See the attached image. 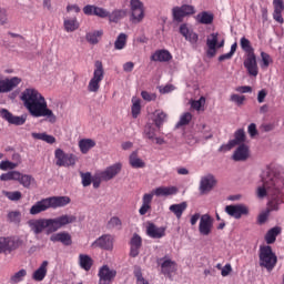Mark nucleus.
<instances>
[{"label":"nucleus","instance_id":"f257e3e1","mask_svg":"<svg viewBox=\"0 0 284 284\" xmlns=\"http://www.w3.org/2000/svg\"><path fill=\"white\" fill-rule=\"evenodd\" d=\"M21 101L31 116L39 119L45 116L49 123H57V115L48 108L45 98L33 88H28L21 93Z\"/></svg>","mask_w":284,"mask_h":284},{"label":"nucleus","instance_id":"f03ea898","mask_svg":"<svg viewBox=\"0 0 284 284\" xmlns=\"http://www.w3.org/2000/svg\"><path fill=\"white\" fill-rule=\"evenodd\" d=\"M72 223H77V216L69 214H63L54 219L41 217L28 221V225L33 234H43V232L54 234V232H59L61 227H65V225Z\"/></svg>","mask_w":284,"mask_h":284},{"label":"nucleus","instance_id":"7ed1b4c3","mask_svg":"<svg viewBox=\"0 0 284 284\" xmlns=\"http://www.w3.org/2000/svg\"><path fill=\"white\" fill-rule=\"evenodd\" d=\"M72 200L70 196H51L47 199H42L36 202L29 210V214L31 216H37V214H41V212H48V210H57L58 207H65V205H70Z\"/></svg>","mask_w":284,"mask_h":284},{"label":"nucleus","instance_id":"20e7f679","mask_svg":"<svg viewBox=\"0 0 284 284\" xmlns=\"http://www.w3.org/2000/svg\"><path fill=\"white\" fill-rule=\"evenodd\" d=\"M276 263H278V258L272 251V246H260V267H265L268 272H272L276 267Z\"/></svg>","mask_w":284,"mask_h":284},{"label":"nucleus","instance_id":"39448f33","mask_svg":"<svg viewBox=\"0 0 284 284\" xmlns=\"http://www.w3.org/2000/svg\"><path fill=\"white\" fill-rule=\"evenodd\" d=\"M105 77V70L103 69V62L95 61L93 77L89 81L88 91L89 92H99L101 90V81Z\"/></svg>","mask_w":284,"mask_h":284},{"label":"nucleus","instance_id":"423d86ee","mask_svg":"<svg viewBox=\"0 0 284 284\" xmlns=\"http://www.w3.org/2000/svg\"><path fill=\"white\" fill-rule=\"evenodd\" d=\"M23 245L21 239L14 236H1L0 237V254H12L16 250H19Z\"/></svg>","mask_w":284,"mask_h":284},{"label":"nucleus","instance_id":"0eeeda50","mask_svg":"<svg viewBox=\"0 0 284 284\" xmlns=\"http://www.w3.org/2000/svg\"><path fill=\"white\" fill-rule=\"evenodd\" d=\"M130 21L133 24H139L143 22L145 19V7L141 2V0H130Z\"/></svg>","mask_w":284,"mask_h":284},{"label":"nucleus","instance_id":"6e6552de","mask_svg":"<svg viewBox=\"0 0 284 284\" xmlns=\"http://www.w3.org/2000/svg\"><path fill=\"white\" fill-rule=\"evenodd\" d=\"M156 263L160 267L161 274L170 280H172V274L176 273V270H179V264H176V261H173L168 255L162 258H158Z\"/></svg>","mask_w":284,"mask_h":284},{"label":"nucleus","instance_id":"1a4fd4ad","mask_svg":"<svg viewBox=\"0 0 284 284\" xmlns=\"http://www.w3.org/2000/svg\"><path fill=\"white\" fill-rule=\"evenodd\" d=\"M262 181L263 186L257 187L258 199H265L267 194L268 196H273L276 185H281V181L278 180V178H271L270 181L262 179Z\"/></svg>","mask_w":284,"mask_h":284},{"label":"nucleus","instance_id":"9d476101","mask_svg":"<svg viewBox=\"0 0 284 284\" xmlns=\"http://www.w3.org/2000/svg\"><path fill=\"white\" fill-rule=\"evenodd\" d=\"M55 165L59 168H70V165L77 164V158L73 154L65 153L61 149L55 150Z\"/></svg>","mask_w":284,"mask_h":284},{"label":"nucleus","instance_id":"9b49d317","mask_svg":"<svg viewBox=\"0 0 284 284\" xmlns=\"http://www.w3.org/2000/svg\"><path fill=\"white\" fill-rule=\"evenodd\" d=\"M21 81L23 80L19 77L0 79V94H8V92H12V90H16V88L21 85Z\"/></svg>","mask_w":284,"mask_h":284},{"label":"nucleus","instance_id":"f8f14e48","mask_svg":"<svg viewBox=\"0 0 284 284\" xmlns=\"http://www.w3.org/2000/svg\"><path fill=\"white\" fill-rule=\"evenodd\" d=\"M91 247H99L110 252L114 250V237L111 234H103L91 244Z\"/></svg>","mask_w":284,"mask_h":284},{"label":"nucleus","instance_id":"ddd939ff","mask_svg":"<svg viewBox=\"0 0 284 284\" xmlns=\"http://www.w3.org/2000/svg\"><path fill=\"white\" fill-rule=\"evenodd\" d=\"M243 65L248 77H258V62H256V53L246 54Z\"/></svg>","mask_w":284,"mask_h":284},{"label":"nucleus","instance_id":"4468645a","mask_svg":"<svg viewBox=\"0 0 284 284\" xmlns=\"http://www.w3.org/2000/svg\"><path fill=\"white\" fill-rule=\"evenodd\" d=\"M214 227V219L210 214H204L200 217L199 232L201 236H210Z\"/></svg>","mask_w":284,"mask_h":284},{"label":"nucleus","instance_id":"2eb2a0df","mask_svg":"<svg viewBox=\"0 0 284 284\" xmlns=\"http://www.w3.org/2000/svg\"><path fill=\"white\" fill-rule=\"evenodd\" d=\"M99 283L98 284H111L116 278V270H111L110 266L103 265L98 272Z\"/></svg>","mask_w":284,"mask_h":284},{"label":"nucleus","instance_id":"dca6fc26","mask_svg":"<svg viewBox=\"0 0 284 284\" xmlns=\"http://www.w3.org/2000/svg\"><path fill=\"white\" fill-rule=\"evenodd\" d=\"M225 212L229 216L239 220L242 216H247V214H250V209L244 204L226 205Z\"/></svg>","mask_w":284,"mask_h":284},{"label":"nucleus","instance_id":"f3484780","mask_svg":"<svg viewBox=\"0 0 284 284\" xmlns=\"http://www.w3.org/2000/svg\"><path fill=\"white\" fill-rule=\"evenodd\" d=\"M216 185V178L212 174H207L202 176L200 181V193L201 194H210L214 186Z\"/></svg>","mask_w":284,"mask_h":284},{"label":"nucleus","instance_id":"a211bd4d","mask_svg":"<svg viewBox=\"0 0 284 284\" xmlns=\"http://www.w3.org/2000/svg\"><path fill=\"white\" fill-rule=\"evenodd\" d=\"M122 168L123 165L121 163H115L106 168L104 171L98 172V174H100V178L105 182L112 181L116 174L121 173Z\"/></svg>","mask_w":284,"mask_h":284},{"label":"nucleus","instance_id":"6ab92c4d","mask_svg":"<svg viewBox=\"0 0 284 284\" xmlns=\"http://www.w3.org/2000/svg\"><path fill=\"white\" fill-rule=\"evenodd\" d=\"M272 200L268 202L270 212H278L283 203V197H281V185H276L273 192Z\"/></svg>","mask_w":284,"mask_h":284},{"label":"nucleus","instance_id":"aec40b11","mask_svg":"<svg viewBox=\"0 0 284 284\" xmlns=\"http://www.w3.org/2000/svg\"><path fill=\"white\" fill-rule=\"evenodd\" d=\"M219 43V32L211 33L206 38V57L210 59H213V57H216V45Z\"/></svg>","mask_w":284,"mask_h":284},{"label":"nucleus","instance_id":"412c9836","mask_svg":"<svg viewBox=\"0 0 284 284\" xmlns=\"http://www.w3.org/2000/svg\"><path fill=\"white\" fill-rule=\"evenodd\" d=\"M234 136V140L229 141L226 145L220 148V152H222V150H232V148H236V145H241V143L245 142V131L243 129H239Z\"/></svg>","mask_w":284,"mask_h":284},{"label":"nucleus","instance_id":"4be33fe9","mask_svg":"<svg viewBox=\"0 0 284 284\" xmlns=\"http://www.w3.org/2000/svg\"><path fill=\"white\" fill-rule=\"evenodd\" d=\"M0 116L8 121L11 125H23L26 123V119L23 116L14 115L8 111V109H2L0 111Z\"/></svg>","mask_w":284,"mask_h":284},{"label":"nucleus","instance_id":"5701e85b","mask_svg":"<svg viewBox=\"0 0 284 284\" xmlns=\"http://www.w3.org/2000/svg\"><path fill=\"white\" fill-rule=\"evenodd\" d=\"M180 34H182V37H184L189 43H192V45H196V43H199V34L192 29L187 28V24L180 26Z\"/></svg>","mask_w":284,"mask_h":284},{"label":"nucleus","instance_id":"b1692460","mask_svg":"<svg viewBox=\"0 0 284 284\" xmlns=\"http://www.w3.org/2000/svg\"><path fill=\"white\" fill-rule=\"evenodd\" d=\"M146 234L150 239H163V236H165V227H159L154 223L149 222Z\"/></svg>","mask_w":284,"mask_h":284},{"label":"nucleus","instance_id":"393cba45","mask_svg":"<svg viewBox=\"0 0 284 284\" xmlns=\"http://www.w3.org/2000/svg\"><path fill=\"white\" fill-rule=\"evenodd\" d=\"M130 256L132 258H136L139 256V251L141 250V246L143 245V240L139 236V234H133L131 241H130Z\"/></svg>","mask_w":284,"mask_h":284},{"label":"nucleus","instance_id":"a878e982","mask_svg":"<svg viewBox=\"0 0 284 284\" xmlns=\"http://www.w3.org/2000/svg\"><path fill=\"white\" fill-rule=\"evenodd\" d=\"M48 265L50 263L48 261H43L41 265L33 272L32 280L41 283L48 276Z\"/></svg>","mask_w":284,"mask_h":284},{"label":"nucleus","instance_id":"bb28decb","mask_svg":"<svg viewBox=\"0 0 284 284\" xmlns=\"http://www.w3.org/2000/svg\"><path fill=\"white\" fill-rule=\"evenodd\" d=\"M153 199H154L153 193H146V194L143 195L142 205L139 210V214L141 216H145V214H148V212H150V210H152V200Z\"/></svg>","mask_w":284,"mask_h":284},{"label":"nucleus","instance_id":"cd10ccee","mask_svg":"<svg viewBox=\"0 0 284 284\" xmlns=\"http://www.w3.org/2000/svg\"><path fill=\"white\" fill-rule=\"evenodd\" d=\"M151 61H158L160 63H168V61H172V53L165 49L156 50L151 55Z\"/></svg>","mask_w":284,"mask_h":284},{"label":"nucleus","instance_id":"c85d7f7f","mask_svg":"<svg viewBox=\"0 0 284 284\" xmlns=\"http://www.w3.org/2000/svg\"><path fill=\"white\" fill-rule=\"evenodd\" d=\"M52 243H62V245H72V236L70 233L60 232L51 235Z\"/></svg>","mask_w":284,"mask_h":284},{"label":"nucleus","instance_id":"c756f323","mask_svg":"<svg viewBox=\"0 0 284 284\" xmlns=\"http://www.w3.org/2000/svg\"><path fill=\"white\" fill-rule=\"evenodd\" d=\"M273 7H274V12H273V19L277 23H283V11H284V3L283 0H273Z\"/></svg>","mask_w":284,"mask_h":284},{"label":"nucleus","instance_id":"7c9ffc66","mask_svg":"<svg viewBox=\"0 0 284 284\" xmlns=\"http://www.w3.org/2000/svg\"><path fill=\"white\" fill-rule=\"evenodd\" d=\"M179 192L176 186H159L151 194L155 196H172Z\"/></svg>","mask_w":284,"mask_h":284},{"label":"nucleus","instance_id":"2f4dec72","mask_svg":"<svg viewBox=\"0 0 284 284\" xmlns=\"http://www.w3.org/2000/svg\"><path fill=\"white\" fill-rule=\"evenodd\" d=\"M248 156L250 149L247 148V145L242 144L235 150L233 154V161H247Z\"/></svg>","mask_w":284,"mask_h":284},{"label":"nucleus","instance_id":"473e14b6","mask_svg":"<svg viewBox=\"0 0 284 284\" xmlns=\"http://www.w3.org/2000/svg\"><path fill=\"white\" fill-rule=\"evenodd\" d=\"M128 17V10L125 9H115L111 13L109 12V21L110 23H119L120 21H123Z\"/></svg>","mask_w":284,"mask_h":284},{"label":"nucleus","instance_id":"72a5a7b5","mask_svg":"<svg viewBox=\"0 0 284 284\" xmlns=\"http://www.w3.org/2000/svg\"><path fill=\"white\" fill-rule=\"evenodd\" d=\"M92 265H94V260L88 254H80L79 255V266L84 272H90L92 270Z\"/></svg>","mask_w":284,"mask_h":284},{"label":"nucleus","instance_id":"f704fd0d","mask_svg":"<svg viewBox=\"0 0 284 284\" xmlns=\"http://www.w3.org/2000/svg\"><path fill=\"white\" fill-rule=\"evenodd\" d=\"M281 232H283V229H281V226H274L268 230L264 237L267 245H273V243H276V236H278Z\"/></svg>","mask_w":284,"mask_h":284},{"label":"nucleus","instance_id":"c9c22d12","mask_svg":"<svg viewBox=\"0 0 284 284\" xmlns=\"http://www.w3.org/2000/svg\"><path fill=\"white\" fill-rule=\"evenodd\" d=\"M80 26L81 24L79 23V20L77 19V17L67 18L64 19V22H63L65 32H74L79 30Z\"/></svg>","mask_w":284,"mask_h":284},{"label":"nucleus","instance_id":"e433bc0d","mask_svg":"<svg viewBox=\"0 0 284 284\" xmlns=\"http://www.w3.org/2000/svg\"><path fill=\"white\" fill-rule=\"evenodd\" d=\"M97 145V142L92 139H82L79 141V148L82 154H88L92 148Z\"/></svg>","mask_w":284,"mask_h":284},{"label":"nucleus","instance_id":"4c0bfd02","mask_svg":"<svg viewBox=\"0 0 284 284\" xmlns=\"http://www.w3.org/2000/svg\"><path fill=\"white\" fill-rule=\"evenodd\" d=\"M18 183H20V185H23L27 190H30L32 184L36 183V180L32 175L23 174V173L20 172Z\"/></svg>","mask_w":284,"mask_h":284},{"label":"nucleus","instance_id":"58836bf2","mask_svg":"<svg viewBox=\"0 0 284 284\" xmlns=\"http://www.w3.org/2000/svg\"><path fill=\"white\" fill-rule=\"evenodd\" d=\"M129 163L131 168H134V169L145 168V162H143V160L139 158V153H136V151L131 153L129 158Z\"/></svg>","mask_w":284,"mask_h":284},{"label":"nucleus","instance_id":"ea45409f","mask_svg":"<svg viewBox=\"0 0 284 284\" xmlns=\"http://www.w3.org/2000/svg\"><path fill=\"white\" fill-rule=\"evenodd\" d=\"M169 210L176 216V219H181V216H183V212L187 210V202L173 204L169 207Z\"/></svg>","mask_w":284,"mask_h":284},{"label":"nucleus","instance_id":"a19ab883","mask_svg":"<svg viewBox=\"0 0 284 284\" xmlns=\"http://www.w3.org/2000/svg\"><path fill=\"white\" fill-rule=\"evenodd\" d=\"M197 21L199 23H202V26H210L214 23V14L203 11L197 14Z\"/></svg>","mask_w":284,"mask_h":284},{"label":"nucleus","instance_id":"79ce46f5","mask_svg":"<svg viewBox=\"0 0 284 284\" xmlns=\"http://www.w3.org/2000/svg\"><path fill=\"white\" fill-rule=\"evenodd\" d=\"M101 37H103V31L99 30V31H93V32L87 33L85 39H87L88 43H91V45H97V43H99V39H101Z\"/></svg>","mask_w":284,"mask_h":284},{"label":"nucleus","instance_id":"37998d69","mask_svg":"<svg viewBox=\"0 0 284 284\" xmlns=\"http://www.w3.org/2000/svg\"><path fill=\"white\" fill-rule=\"evenodd\" d=\"M155 126L161 130L163 128V123L168 121V114L161 110L155 111V118H154Z\"/></svg>","mask_w":284,"mask_h":284},{"label":"nucleus","instance_id":"c03bdc74","mask_svg":"<svg viewBox=\"0 0 284 284\" xmlns=\"http://www.w3.org/2000/svg\"><path fill=\"white\" fill-rule=\"evenodd\" d=\"M32 136L33 139H37L38 141H44L50 145L57 143V138H54V135H48L47 133H32Z\"/></svg>","mask_w":284,"mask_h":284},{"label":"nucleus","instance_id":"a18cd8bd","mask_svg":"<svg viewBox=\"0 0 284 284\" xmlns=\"http://www.w3.org/2000/svg\"><path fill=\"white\" fill-rule=\"evenodd\" d=\"M128 45V34L120 33L114 42L115 50H123Z\"/></svg>","mask_w":284,"mask_h":284},{"label":"nucleus","instance_id":"49530a36","mask_svg":"<svg viewBox=\"0 0 284 284\" xmlns=\"http://www.w3.org/2000/svg\"><path fill=\"white\" fill-rule=\"evenodd\" d=\"M133 276L136 280V284H150L145 277H143V271L141 270V266L135 265L133 267Z\"/></svg>","mask_w":284,"mask_h":284},{"label":"nucleus","instance_id":"de8ad7c7","mask_svg":"<svg viewBox=\"0 0 284 284\" xmlns=\"http://www.w3.org/2000/svg\"><path fill=\"white\" fill-rule=\"evenodd\" d=\"M26 276H28V271H26V268H21L20 271L11 275L10 283L11 284L21 283L23 278H26Z\"/></svg>","mask_w":284,"mask_h":284},{"label":"nucleus","instance_id":"09e8293b","mask_svg":"<svg viewBox=\"0 0 284 284\" xmlns=\"http://www.w3.org/2000/svg\"><path fill=\"white\" fill-rule=\"evenodd\" d=\"M3 196H6L9 201H21L23 199V194L21 191H2Z\"/></svg>","mask_w":284,"mask_h":284},{"label":"nucleus","instance_id":"8fccbe9b","mask_svg":"<svg viewBox=\"0 0 284 284\" xmlns=\"http://www.w3.org/2000/svg\"><path fill=\"white\" fill-rule=\"evenodd\" d=\"M122 225H123V222H121V219H119V216H112L106 223V229L121 230Z\"/></svg>","mask_w":284,"mask_h":284},{"label":"nucleus","instance_id":"3c124183","mask_svg":"<svg viewBox=\"0 0 284 284\" xmlns=\"http://www.w3.org/2000/svg\"><path fill=\"white\" fill-rule=\"evenodd\" d=\"M19 171H9L0 175V181H19Z\"/></svg>","mask_w":284,"mask_h":284},{"label":"nucleus","instance_id":"603ef678","mask_svg":"<svg viewBox=\"0 0 284 284\" xmlns=\"http://www.w3.org/2000/svg\"><path fill=\"white\" fill-rule=\"evenodd\" d=\"M240 45L246 54H254V48H252V43L247 40V38H241Z\"/></svg>","mask_w":284,"mask_h":284},{"label":"nucleus","instance_id":"864d4df0","mask_svg":"<svg viewBox=\"0 0 284 284\" xmlns=\"http://www.w3.org/2000/svg\"><path fill=\"white\" fill-rule=\"evenodd\" d=\"M7 221L9 223H21V212L20 211H10L7 214Z\"/></svg>","mask_w":284,"mask_h":284},{"label":"nucleus","instance_id":"5fc2aeb1","mask_svg":"<svg viewBox=\"0 0 284 284\" xmlns=\"http://www.w3.org/2000/svg\"><path fill=\"white\" fill-rule=\"evenodd\" d=\"M172 14H173L174 21H178V23H181L183 19H185L186 17L184 11H182L181 7H174L172 9Z\"/></svg>","mask_w":284,"mask_h":284},{"label":"nucleus","instance_id":"6e6d98bb","mask_svg":"<svg viewBox=\"0 0 284 284\" xmlns=\"http://www.w3.org/2000/svg\"><path fill=\"white\" fill-rule=\"evenodd\" d=\"M154 136H156V129H154V126H152V124H148L144 129V139L154 141Z\"/></svg>","mask_w":284,"mask_h":284},{"label":"nucleus","instance_id":"4d7b16f0","mask_svg":"<svg viewBox=\"0 0 284 284\" xmlns=\"http://www.w3.org/2000/svg\"><path fill=\"white\" fill-rule=\"evenodd\" d=\"M190 121H192V113L185 112L181 115L180 121L176 124V128H181L183 125H190Z\"/></svg>","mask_w":284,"mask_h":284},{"label":"nucleus","instance_id":"13d9d810","mask_svg":"<svg viewBox=\"0 0 284 284\" xmlns=\"http://www.w3.org/2000/svg\"><path fill=\"white\" fill-rule=\"evenodd\" d=\"M16 168H19L18 163L8 160L0 162V170H2V172H7V170H16Z\"/></svg>","mask_w":284,"mask_h":284},{"label":"nucleus","instance_id":"bf43d9fd","mask_svg":"<svg viewBox=\"0 0 284 284\" xmlns=\"http://www.w3.org/2000/svg\"><path fill=\"white\" fill-rule=\"evenodd\" d=\"M81 175V179H82V185L83 187H90V185H92V173L90 172H87V173H83L81 172L80 173Z\"/></svg>","mask_w":284,"mask_h":284},{"label":"nucleus","instance_id":"052dcab7","mask_svg":"<svg viewBox=\"0 0 284 284\" xmlns=\"http://www.w3.org/2000/svg\"><path fill=\"white\" fill-rule=\"evenodd\" d=\"M200 132L202 134V139H205V141H207V139H212V129H210V126H206L205 124L200 125Z\"/></svg>","mask_w":284,"mask_h":284},{"label":"nucleus","instance_id":"680f3d73","mask_svg":"<svg viewBox=\"0 0 284 284\" xmlns=\"http://www.w3.org/2000/svg\"><path fill=\"white\" fill-rule=\"evenodd\" d=\"M93 17H99L100 19H108V17H110V11L101 7H95Z\"/></svg>","mask_w":284,"mask_h":284},{"label":"nucleus","instance_id":"e2e57ef3","mask_svg":"<svg viewBox=\"0 0 284 284\" xmlns=\"http://www.w3.org/2000/svg\"><path fill=\"white\" fill-rule=\"evenodd\" d=\"M132 116L133 119H138L139 115L141 114V102L136 100L133 102L132 108H131Z\"/></svg>","mask_w":284,"mask_h":284},{"label":"nucleus","instance_id":"0e129e2a","mask_svg":"<svg viewBox=\"0 0 284 284\" xmlns=\"http://www.w3.org/2000/svg\"><path fill=\"white\" fill-rule=\"evenodd\" d=\"M262 58V68H270V64L272 63V57L270 53H265L264 51L261 52Z\"/></svg>","mask_w":284,"mask_h":284},{"label":"nucleus","instance_id":"69168bd1","mask_svg":"<svg viewBox=\"0 0 284 284\" xmlns=\"http://www.w3.org/2000/svg\"><path fill=\"white\" fill-rule=\"evenodd\" d=\"M233 103H236V105H243L245 103V95H240V94H232L230 99Z\"/></svg>","mask_w":284,"mask_h":284},{"label":"nucleus","instance_id":"338daca9","mask_svg":"<svg viewBox=\"0 0 284 284\" xmlns=\"http://www.w3.org/2000/svg\"><path fill=\"white\" fill-rule=\"evenodd\" d=\"M203 105H205V97H201L199 100L191 103V108H193V110H201Z\"/></svg>","mask_w":284,"mask_h":284},{"label":"nucleus","instance_id":"774afa93","mask_svg":"<svg viewBox=\"0 0 284 284\" xmlns=\"http://www.w3.org/2000/svg\"><path fill=\"white\" fill-rule=\"evenodd\" d=\"M141 97L144 101H156V93H150L148 91H142Z\"/></svg>","mask_w":284,"mask_h":284}]
</instances>
